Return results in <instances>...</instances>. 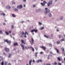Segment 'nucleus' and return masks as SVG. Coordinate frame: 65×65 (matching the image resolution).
Instances as JSON below:
<instances>
[{
    "label": "nucleus",
    "instance_id": "obj_1",
    "mask_svg": "<svg viewBox=\"0 0 65 65\" xmlns=\"http://www.w3.org/2000/svg\"><path fill=\"white\" fill-rule=\"evenodd\" d=\"M45 10L44 12L45 14H47V13L50 12V10L49 9H48L47 8H45Z\"/></svg>",
    "mask_w": 65,
    "mask_h": 65
},
{
    "label": "nucleus",
    "instance_id": "obj_2",
    "mask_svg": "<svg viewBox=\"0 0 65 65\" xmlns=\"http://www.w3.org/2000/svg\"><path fill=\"white\" fill-rule=\"evenodd\" d=\"M53 1L52 0H50L49 3H47L48 6H50V4H52Z\"/></svg>",
    "mask_w": 65,
    "mask_h": 65
},
{
    "label": "nucleus",
    "instance_id": "obj_3",
    "mask_svg": "<svg viewBox=\"0 0 65 65\" xmlns=\"http://www.w3.org/2000/svg\"><path fill=\"white\" fill-rule=\"evenodd\" d=\"M5 51H6V52H7V53H8V52H9V49L8 48L5 47Z\"/></svg>",
    "mask_w": 65,
    "mask_h": 65
},
{
    "label": "nucleus",
    "instance_id": "obj_4",
    "mask_svg": "<svg viewBox=\"0 0 65 65\" xmlns=\"http://www.w3.org/2000/svg\"><path fill=\"white\" fill-rule=\"evenodd\" d=\"M17 8L18 9H21L23 8V6L22 5H20V6L18 5L17 6Z\"/></svg>",
    "mask_w": 65,
    "mask_h": 65
},
{
    "label": "nucleus",
    "instance_id": "obj_5",
    "mask_svg": "<svg viewBox=\"0 0 65 65\" xmlns=\"http://www.w3.org/2000/svg\"><path fill=\"white\" fill-rule=\"evenodd\" d=\"M31 41H30V43L32 44L33 43H34V39H33L32 38H31ZM31 41L32 43H31Z\"/></svg>",
    "mask_w": 65,
    "mask_h": 65
},
{
    "label": "nucleus",
    "instance_id": "obj_6",
    "mask_svg": "<svg viewBox=\"0 0 65 65\" xmlns=\"http://www.w3.org/2000/svg\"><path fill=\"white\" fill-rule=\"evenodd\" d=\"M45 3L46 4L47 3L45 2V1H44L43 2V3H41V5H42V6H44L45 5Z\"/></svg>",
    "mask_w": 65,
    "mask_h": 65
},
{
    "label": "nucleus",
    "instance_id": "obj_7",
    "mask_svg": "<svg viewBox=\"0 0 65 65\" xmlns=\"http://www.w3.org/2000/svg\"><path fill=\"white\" fill-rule=\"evenodd\" d=\"M20 45L21 47H22L23 50H24L25 49V48H24V45L22 43Z\"/></svg>",
    "mask_w": 65,
    "mask_h": 65
},
{
    "label": "nucleus",
    "instance_id": "obj_8",
    "mask_svg": "<svg viewBox=\"0 0 65 65\" xmlns=\"http://www.w3.org/2000/svg\"><path fill=\"white\" fill-rule=\"evenodd\" d=\"M41 48L44 50V51H45V50H46V47L43 46L41 47Z\"/></svg>",
    "mask_w": 65,
    "mask_h": 65
},
{
    "label": "nucleus",
    "instance_id": "obj_9",
    "mask_svg": "<svg viewBox=\"0 0 65 65\" xmlns=\"http://www.w3.org/2000/svg\"><path fill=\"white\" fill-rule=\"evenodd\" d=\"M6 9H10V6H6Z\"/></svg>",
    "mask_w": 65,
    "mask_h": 65
},
{
    "label": "nucleus",
    "instance_id": "obj_10",
    "mask_svg": "<svg viewBox=\"0 0 65 65\" xmlns=\"http://www.w3.org/2000/svg\"><path fill=\"white\" fill-rule=\"evenodd\" d=\"M55 50L56 51V52L57 53H59V49H57V48H55Z\"/></svg>",
    "mask_w": 65,
    "mask_h": 65
},
{
    "label": "nucleus",
    "instance_id": "obj_11",
    "mask_svg": "<svg viewBox=\"0 0 65 65\" xmlns=\"http://www.w3.org/2000/svg\"><path fill=\"white\" fill-rule=\"evenodd\" d=\"M42 60H41V59H40V60L39 59L38 60H37V63H38V62H42Z\"/></svg>",
    "mask_w": 65,
    "mask_h": 65
},
{
    "label": "nucleus",
    "instance_id": "obj_12",
    "mask_svg": "<svg viewBox=\"0 0 65 65\" xmlns=\"http://www.w3.org/2000/svg\"><path fill=\"white\" fill-rule=\"evenodd\" d=\"M18 45V44L17 43V42H15L14 43V44H13V45H14V46H15V45Z\"/></svg>",
    "mask_w": 65,
    "mask_h": 65
},
{
    "label": "nucleus",
    "instance_id": "obj_13",
    "mask_svg": "<svg viewBox=\"0 0 65 65\" xmlns=\"http://www.w3.org/2000/svg\"><path fill=\"white\" fill-rule=\"evenodd\" d=\"M29 65H31V62H32V60H30V61H29Z\"/></svg>",
    "mask_w": 65,
    "mask_h": 65
},
{
    "label": "nucleus",
    "instance_id": "obj_14",
    "mask_svg": "<svg viewBox=\"0 0 65 65\" xmlns=\"http://www.w3.org/2000/svg\"><path fill=\"white\" fill-rule=\"evenodd\" d=\"M12 16L13 17V18H15V17H16V16H15V15L13 14H12Z\"/></svg>",
    "mask_w": 65,
    "mask_h": 65
},
{
    "label": "nucleus",
    "instance_id": "obj_15",
    "mask_svg": "<svg viewBox=\"0 0 65 65\" xmlns=\"http://www.w3.org/2000/svg\"><path fill=\"white\" fill-rule=\"evenodd\" d=\"M52 64L53 65H56L57 64V62H55L54 63H53Z\"/></svg>",
    "mask_w": 65,
    "mask_h": 65
},
{
    "label": "nucleus",
    "instance_id": "obj_16",
    "mask_svg": "<svg viewBox=\"0 0 65 65\" xmlns=\"http://www.w3.org/2000/svg\"><path fill=\"white\" fill-rule=\"evenodd\" d=\"M61 50L62 52H64V48H63V47H62L61 48Z\"/></svg>",
    "mask_w": 65,
    "mask_h": 65
},
{
    "label": "nucleus",
    "instance_id": "obj_17",
    "mask_svg": "<svg viewBox=\"0 0 65 65\" xmlns=\"http://www.w3.org/2000/svg\"><path fill=\"white\" fill-rule=\"evenodd\" d=\"M34 31H35V33H37V29H34Z\"/></svg>",
    "mask_w": 65,
    "mask_h": 65
},
{
    "label": "nucleus",
    "instance_id": "obj_18",
    "mask_svg": "<svg viewBox=\"0 0 65 65\" xmlns=\"http://www.w3.org/2000/svg\"><path fill=\"white\" fill-rule=\"evenodd\" d=\"M3 60V58L2 56H0V61H2Z\"/></svg>",
    "mask_w": 65,
    "mask_h": 65
},
{
    "label": "nucleus",
    "instance_id": "obj_19",
    "mask_svg": "<svg viewBox=\"0 0 65 65\" xmlns=\"http://www.w3.org/2000/svg\"><path fill=\"white\" fill-rule=\"evenodd\" d=\"M24 37L25 38H26L27 37V36H26V34L25 33H24Z\"/></svg>",
    "mask_w": 65,
    "mask_h": 65
},
{
    "label": "nucleus",
    "instance_id": "obj_20",
    "mask_svg": "<svg viewBox=\"0 0 65 65\" xmlns=\"http://www.w3.org/2000/svg\"><path fill=\"white\" fill-rule=\"evenodd\" d=\"M5 33L7 35H9V33H8V32H7V31H5Z\"/></svg>",
    "mask_w": 65,
    "mask_h": 65
},
{
    "label": "nucleus",
    "instance_id": "obj_21",
    "mask_svg": "<svg viewBox=\"0 0 65 65\" xmlns=\"http://www.w3.org/2000/svg\"><path fill=\"white\" fill-rule=\"evenodd\" d=\"M11 43V41H8V43H9V44H10Z\"/></svg>",
    "mask_w": 65,
    "mask_h": 65
},
{
    "label": "nucleus",
    "instance_id": "obj_22",
    "mask_svg": "<svg viewBox=\"0 0 65 65\" xmlns=\"http://www.w3.org/2000/svg\"><path fill=\"white\" fill-rule=\"evenodd\" d=\"M35 56L36 57H37V52H36L35 53Z\"/></svg>",
    "mask_w": 65,
    "mask_h": 65
},
{
    "label": "nucleus",
    "instance_id": "obj_23",
    "mask_svg": "<svg viewBox=\"0 0 65 65\" xmlns=\"http://www.w3.org/2000/svg\"><path fill=\"white\" fill-rule=\"evenodd\" d=\"M9 56H8V57L9 58H10V57H11V54L10 53H9Z\"/></svg>",
    "mask_w": 65,
    "mask_h": 65
},
{
    "label": "nucleus",
    "instance_id": "obj_24",
    "mask_svg": "<svg viewBox=\"0 0 65 65\" xmlns=\"http://www.w3.org/2000/svg\"><path fill=\"white\" fill-rule=\"evenodd\" d=\"M57 59L59 61H61V59L59 57H58L57 58Z\"/></svg>",
    "mask_w": 65,
    "mask_h": 65
},
{
    "label": "nucleus",
    "instance_id": "obj_25",
    "mask_svg": "<svg viewBox=\"0 0 65 65\" xmlns=\"http://www.w3.org/2000/svg\"><path fill=\"white\" fill-rule=\"evenodd\" d=\"M21 42H22V43H24V41L23 40H21Z\"/></svg>",
    "mask_w": 65,
    "mask_h": 65
},
{
    "label": "nucleus",
    "instance_id": "obj_26",
    "mask_svg": "<svg viewBox=\"0 0 65 65\" xmlns=\"http://www.w3.org/2000/svg\"><path fill=\"white\" fill-rule=\"evenodd\" d=\"M14 11H16V12L18 11V9H15Z\"/></svg>",
    "mask_w": 65,
    "mask_h": 65
},
{
    "label": "nucleus",
    "instance_id": "obj_27",
    "mask_svg": "<svg viewBox=\"0 0 65 65\" xmlns=\"http://www.w3.org/2000/svg\"><path fill=\"white\" fill-rule=\"evenodd\" d=\"M56 42L57 44H59L60 42L59 41H58Z\"/></svg>",
    "mask_w": 65,
    "mask_h": 65
},
{
    "label": "nucleus",
    "instance_id": "obj_28",
    "mask_svg": "<svg viewBox=\"0 0 65 65\" xmlns=\"http://www.w3.org/2000/svg\"><path fill=\"white\" fill-rule=\"evenodd\" d=\"M44 36L45 37H46V38H48V37L46 36V35H44Z\"/></svg>",
    "mask_w": 65,
    "mask_h": 65
},
{
    "label": "nucleus",
    "instance_id": "obj_29",
    "mask_svg": "<svg viewBox=\"0 0 65 65\" xmlns=\"http://www.w3.org/2000/svg\"><path fill=\"white\" fill-rule=\"evenodd\" d=\"M0 34H3V32H2V31H0Z\"/></svg>",
    "mask_w": 65,
    "mask_h": 65
},
{
    "label": "nucleus",
    "instance_id": "obj_30",
    "mask_svg": "<svg viewBox=\"0 0 65 65\" xmlns=\"http://www.w3.org/2000/svg\"><path fill=\"white\" fill-rule=\"evenodd\" d=\"M44 29V27H42L40 28V30H42Z\"/></svg>",
    "mask_w": 65,
    "mask_h": 65
},
{
    "label": "nucleus",
    "instance_id": "obj_31",
    "mask_svg": "<svg viewBox=\"0 0 65 65\" xmlns=\"http://www.w3.org/2000/svg\"><path fill=\"white\" fill-rule=\"evenodd\" d=\"M12 4H15V2H14V1H12Z\"/></svg>",
    "mask_w": 65,
    "mask_h": 65
},
{
    "label": "nucleus",
    "instance_id": "obj_32",
    "mask_svg": "<svg viewBox=\"0 0 65 65\" xmlns=\"http://www.w3.org/2000/svg\"><path fill=\"white\" fill-rule=\"evenodd\" d=\"M31 48H32V50L33 52H34V48L32 47H30Z\"/></svg>",
    "mask_w": 65,
    "mask_h": 65
},
{
    "label": "nucleus",
    "instance_id": "obj_33",
    "mask_svg": "<svg viewBox=\"0 0 65 65\" xmlns=\"http://www.w3.org/2000/svg\"><path fill=\"white\" fill-rule=\"evenodd\" d=\"M24 33V31H22L21 32V35H23Z\"/></svg>",
    "mask_w": 65,
    "mask_h": 65
},
{
    "label": "nucleus",
    "instance_id": "obj_34",
    "mask_svg": "<svg viewBox=\"0 0 65 65\" xmlns=\"http://www.w3.org/2000/svg\"><path fill=\"white\" fill-rule=\"evenodd\" d=\"M49 15L50 17H52V14H51V13H50L49 14Z\"/></svg>",
    "mask_w": 65,
    "mask_h": 65
},
{
    "label": "nucleus",
    "instance_id": "obj_35",
    "mask_svg": "<svg viewBox=\"0 0 65 65\" xmlns=\"http://www.w3.org/2000/svg\"><path fill=\"white\" fill-rule=\"evenodd\" d=\"M4 41H5V42H7V43H8V41H7V39H6V40H4Z\"/></svg>",
    "mask_w": 65,
    "mask_h": 65
},
{
    "label": "nucleus",
    "instance_id": "obj_36",
    "mask_svg": "<svg viewBox=\"0 0 65 65\" xmlns=\"http://www.w3.org/2000/svg\"><path fill=\"white\" fill-rule=\"evenodd\" d=\"M1 64L2 65H4V62L3 61L1 63Z\"/></svg>",
    "mask_w": 65,
    "mask_h": 65
},
{
    "label": "nucleus",
    "instance_id": "obj_37",
    "mask_svg": "<svg viewBox=\"0 0 65 65\" xmlns=\"http://www.w3.org/2000/svg\"><path fill=\"white\" fill-rule=\"evenodd\" d=\"M30 32H34V29L31 30L30 31Z\"/></svg>",
    "mask_w": 65,
    "mask_h": 65
},
{
    "label": "nucleus",
    "instance_id": "obj_38",
    "mask_svg": "<svg viewBox=\"0 0 65 65\" xmlns=\"http://www.w3.org/2000/svg\"><path fill=\"white\" fill-rule=\"evenodd\" d=\"M58 65H62V64H61V63H60V62L58 63Z\"/></svg>",
    "mask_w": 65,
    "mask_h": 65
},
{
    "label": "nucleus",
    "instance_id": "obj_39",
    "mask_svg": "<svg viewBox=\"0 0 65 65\" xmlns=\"http://www.w3.org/2000/svg\"><path fill=\"white\" fill-rule=\"evenodd\" d=\"M25 34H27V35H28V33L27 32L25 31Z\"/></svg>",
    "mask_w": 65,
    "mask_h": 65
},
{
    "label": "nucleus",
    "instance_id": "obj_40",
    "mask_svg": "<svg viewBox=\"0 0 65 65\" xmlns=\"http://www.w3.org/2000/svg\"><path fill=\"white\" fill-rule=\"evenodd\" d=\"M60 41H64V39H61V40H60Z\"/></svg>",
    "mask_w": 65,
    "mask_h": 65
},
{
    "label": "nucleus",
    "instance_id": "obj_41",
    "mask_svg": "<svg viewBox=\"0 0 65 65\" xmlns=\"http://www.w3.org/2000/svg\"><path fill=\"white\" fill-rule=\"evenodd\" d=\"M61 37V35H59V38H60Z\"/></svg>",
    "mask_w": 65,
    "mask_h": 65
},
{
    "label": "nucleus",
    "instance_id": "obj_42",
    "mask_svg": "<svg viewBox=\"0 0 65 65\" xmlns=\"http://www.w3.org/2000/svg\"><path fill=\"white\" fill-rule=\"evenodd\" d=\"M14 28V27H13V25H12L11 26V29H13Z\"/></svg>",
    "mask_w": 65,
    "mask_h": 65
},
{
    "label": "nucleus",
    "instance_id": "obj_43",
    "mask_svg": "<svg viewBox=\"0 0 65 65\" xmlns=\"http://www.w3.org/2000/svg\"><path fill=\"white\" fill-rule=\"evenodd\" d=\"M35 49H36V50L37 51L38 50V48H37L35 47Z\"/></svg>",
    "mask_w": 65,
    "mask_h": 65
},
{
    "label": "nucleus",
    "instance_id": "obj_44",
    "mask_svg": "<svg viewBox=\"0 0 65 65\" xmlns=\"http://www.w3.org/2000/svg\"><path fill=\"white\" fill-rule=\"evenodd\" d=\"M39 25H41V23L39 22Z\"/></svg>",
    "mask_w": 65,
    "mask_h": 65
},
{
    "label": "nucleus",
    "instance_id": "obj_45",
    "mask_svg": "<svg viewBox=\"0 0 65 65\" xmlns=\"http://www.w3.org/2000/svg\"><path fill=\"white\" fill-rule=\"evenodd\" d=\"M7 62L6 61L5 62V64L6 65V64H7Z\"/></svg>",
    "mask_w": 65,
    "mask_h": 65
},
{
    "label": "nucleus",
    "instance_id": "obj_46",
    "mask_svg": "<svg viewBox=\"0 0 65 65\" xmlns=\"http://www.w3.org/2000/svg\"><path fill=\"white\" fill-rule=\"evenodd\" d=\"M50 57V55H48V57L47 58V59L48 60L49 59H50V57Z\"/></svg>",
    "mask_w": 65,
    "mask_h": 65
},
{
    "label": "nucleus",
    "instance_id": "obj_47",
    "mask_svg": "<svg viewBox=\"0 0 65 65\" xmlns=\"http://www.w3.org/2000/svg\"><path fill=\"white\" fill-rule=\"evenodd\" d=\"M63 18V17H60V19L61 20H62Z\"/></svg>",
    "mask_w": 65,
    "mask_h": 65
},
{
    "label": "nucleus",
    "instance_id": "obj_48",
    "mask_svg": "<svg viewBox=\"0 0 65 65\" xmlns=\"http://www.w3.org/2000/svg\"><path fill=\"white\" fill-rule=\"evenodd\" d=\"M9 33H11V31H9Z\"/></svg>",
    "mask_w": 65,
    "mask_h": 65
},
{
    "label": "nucleus",
    "instance_id": "obj_49",
    "mask_svg": "<svg viewBox=\"0 0 65 65\" xmlns=\"http://www.w3.org/2000/svg\"><path fill=\"white\" fill-rule=\"evenodd\" d=\"M3 55H6V53H5L4 52L3 53Z\"/></svg>",
    "mask_w": 65,
    "mask_h": 65
},
{
    "label": "nucleus",
    "instance_id": "obj_50",
    "mask_svg": "<svg viewBox=\"0 0 65 65\" xmlns=\"http://www.w3.org/2000/svg\"><path fill=\"white\" fill-rule=\"evenodd\" d=\"M1 15H3V13H1Z\"/></svg>",
    "mask_w": 65,
    "mask_h": 65
},
{
    "label": "nucleus",
    "instance_id": "obj_51",
    "mask_svg": "<svg viewBox=\"0 0 65 65\" xmlns=\"http://www.w3.org/2000/svg\"><path fill=\"white\" fill-rule=\"evenodd\" d=\"M33 7H35V5H33Z\"/></svg>",
    "mask_w": 65,
    "mask_h": 65
},
{
    "label": "nucleus",
    "instance_id": "obj_52",
    "mask_svg": "<svg viewBox=\"0 0 65 65\" xmlns=\"http://www.w3.org/2000/svg\"><path fill=\"white\" fill-rule=\"evenodd\" d=\"M21 23H24V21H22L21 22Z\"/></svg>",
    "mask_w": 65,
    "mask_h": 65
},
{
    "label": "nucleus",
    "instance_id": "obj_53",
    "mask_svg": "<svg viewBox=\"0 0 65 65\" xmlns=\"http://www.w3.org/2000/svg\"><path fill=\"white\" fill-rule=\"evenodd\" d=\"M8 65H11V63H9L8 64Z\"/></svg>",
    "mask_w": 65,
    "mask_h": 65
},
{
    "label": "nucleus",
    "instance_id": "obj_54",
    "mask_svg": "<svg viewBox=\"0 0 65 65\" xmlns=\"http://www.w3.org/2000/svg\"><path fill=\"white\" fill-rule=\"evenodd\" d=\"M23 1L24 2H25L26 1V0H23Z\"/></svg>",
    "mask_w": 65,
    "mask_h": 65
},
{
    "label": "nucleus",
    "instance_id": "obj_55",
    "mask_svg": "<svg viewBox=\"0 0 65 65\" xmlns=\"http://www.w3.org/2000/svg\"><path fill=\"white\" fill-rule=\"evenodd\" d=\"M36 1V0H33L32 1L33 2H35V1Z\"/></svg>",
    "mask_w": 65,
    "mask_h": 65
},
{
    "label": "nucleus",
    "instance_id": "obj_56",
    "mask_svg": "<svg viewBox=\"0 0 65 65\" xmlns=\"http://www.w3.org/2000/svg\"><path fill=\"white\" fill-rule=\"evenodd\" d=\"M25 48L26 49H28V48H27V47L26 46H25Z\"/></svg>",
    "mask_w": 65,
    "mask_h": 65
},
{
    "label": "nucleus",
    "instance_id": "obj_57",
    "mask_svg": "<svg viewBox=\"0 0 65 65\" xmlns=\"http://www.w3.org/2000/svg\"><path fill=\"white\" fill-rule=\"evenodd\" d=\"M24 7H26V5H25L24 4Z\"/></svg>",
    "mask_w": 65,
    "mask_h": 65
},
{
    "label": "nucleus",
    "instance_id": "obj_58",
    "mask_svg": "<svg viewBox=\"0 0 65 65\" xmlns=\"http://www.w3.org/2000/svg\"><path fill=\"white\" fill-rule=\"evenodd\" d=\"M46 65H51V64H46Z\"/></svg>",
    "mask_w": 65,
    "mask_h": 65
},
{
    "label": "nucleus",
    "instance_id": "obj_59",
    "mask_svg": "<svg viewBox=\"0 0 65 65\" xmlns=\"http://www.w3.org/2000/svg\"><path fill=\"white\" fill-rule=\"evenodd\" d=\"M50 46H52V44H50Z\"/></svg>",
    "mask_w": 65,
    "mask_h": 65
},
{
    "label": "nucleus",
    "instance_id": "obj_60",
    "mask_svg": "<svg viewBox=\"0 0 65 65\" xmlns=\"http://www.w3.org/2000/svg\"><path fill=\"white\" fill-rule=\"evenodd\" d=\"M43 53L42 52H41L40 53V54H42Z\"/></svg>",
    "mask_w": 65,
    "mask_h": 65
},
{
    "label": "nucleus",
    "instance_id": "obj_61",
    "mask_svg": "<svg viewBox=\"0 0 65 65\" xmlns=\"http://www.w3.org/2000/svg\"><path fill=\"white\" fill-rule=\"evenodd\" d=\"M4 16H5V14H4V13H3V15Z\"/></svg>",
    "mask_w": 65,
    "mask_h": 65
},
{
    "label": "nucleus",
    "instance_id": "obj_62",
    "mask_svg": "<svg viewBox=\"0 0 65 65\" xmlns=\"http://www.w3.org/2000/svg\"><path fill=\"white\" fill-rule=\"evenodd\" d=\"M3 24L4 25H5V23H3Z\"/></svg>",
    "mask_w": 65,
    "mask_h": 65
},
{
    "label": "nucleus",
    "instance_id": "obj_63",
    "mask_svg": "<svg viewBox=\"0 0 65 65\" xmlns=\"http://www.w3.org/2000/svg\"><path fill=\"white\" fill-rule=\"evenodd\" d=\"M57 32H58V31H59V29H57Z\"/></svg>",
    "mask_w": 65,
    "mask_h": 65
},
{
    "label": "nucleus",
    "instance_id": "obj_64",
    "mask_svg": "<svg viewBox=\"0 0 65 65\" xmlns=\"http://www.w3.org/2000/svg\"><path fill=\"white\" fill-rule=\"evenodd\" d=\"M33 62H35V61H34V60H33Z\"/></svg>",
    "mask_w": 65,
    "mask_h": 65
}]
</instances>
